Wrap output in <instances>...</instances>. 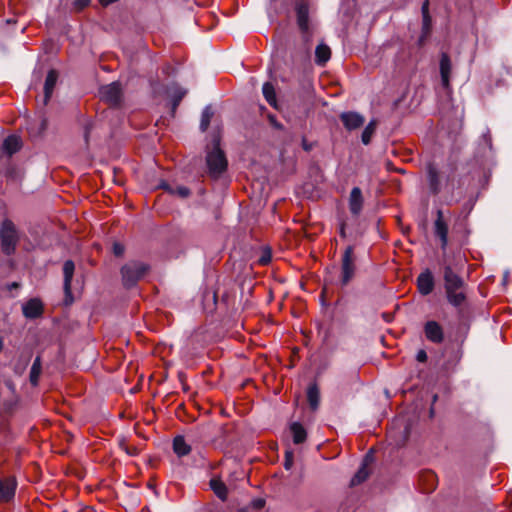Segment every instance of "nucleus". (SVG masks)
<instances>
[{
	"instance_id": "obj_19",
	"label": "nucleus",
	"mask_w": 512,
	"mask_h": 512,
	"mask_svg": "<svg viewBox=\"0 0 512 512\" xmlns=\"http://www.w3.org/2000/svg\"><path fill=\"white\" fill-rule=\"evenodd\" d=\"M296 13H297V23H298L299 28L301 29L302 32H307L309 29V23H308L309 10H308L307 5H305V4L298 5L297 9H296Z\"/></svg>"
},
{
	"instance_id": "obj_6",
	"label": "nucleus",
	"mask_w": 512,
	"mask_h": 512,
	"mask_svg": "<svg viewBox=\"0 0 512 512\" xmlns=\"http://www.w3.org/2000/svg\"><path fill=\"white\" fill-rule=\"evenodd\" d=\"M122 88L119 82H112L100 89V97L111 106H118L122 101Z\"/></svg>"
},
{
	"instance_id": "obj_20",
	"label": "nucleus",
	"mask_w": 512,
	"mask_h": 512,
	"mask_svg": "<svg viewBox=\"0 0 512 512\" xmlns=\"http://www.w3.org/2000/svg\"><path fill=\"white\" fill-rule=\"evenodd\" d=\"M173 451L177 456L183 457L190 453L191 446L185 441L183 436L179 435L173 440Z\"/></svg>"
},
{
	"instance_id": "obj_38",
	"label": "nucleus",
	"mask_w": 512,
	"mask_h": 512,
	"mask_svg": "<svg viewBox=\"0 0 512 512\" xmlns=\"http://www.w3.org/2000/svg\"><path fill=\"white\" fill-rule=\"evenodd\" d=\"M176 193L182 197V198H185L187 197L189 194H190V191L188 188L186 187H178L177 190H176Z\"/></svg>"
},
{
	"instance_id": "obj_42",
	"label": "nucleus",
	"mask_w": 512,
	"mask_h": 512,
	"mask_svg": "<svg viewBox=\"0 0 512 512\" xmlns=\"http://www.w3.org/2000/svg\"><path fill=\"white\" fill-rule=\"evenodd\" d=\"M17 287H18V283H16V282H13L12 284L9 285V289H14Z\"/></svg>"
},
{
	"instance_id": "obj_39",
	"label": "nucleus",
	"mask_w": 512,
	"mask_h": 512,
	"mask_svg": "<svg viewBox=\"0 0 512 512\" xmlns=\"http://www.w3.org/2000/svg\"><path fill=\"white\" fill-rule=\"evenodd\" d=\"M416 359L419 362H425L427 360V353L424 350H419L417 352Z\"/></svg>"
},
{
	"instance_id": "obj_33",
	"label": "nucleus",
	"mask_w": 512,
	"mask_h": 512,
	"mask_svg": "<svg viewBox=\"0 0 512 512\" xmlns=\"http://www.w3.org/2000/svg\"><path fill=\"white\" fill-rule=\"evenodd\" d=\"M185 94H186V91L180 87L175 90V93L173 94V108L174 109L178 106V104L180 103L182 98L185 96Z\"/></svg>"
},
{
	"instance_id": "obj_4",
	"label": "nucleus",
	"mask_w": 512,
	"mask_h": 512,
	"mask_svg": "<svg viewBox=\"0 0 512 512\" xmlns=\"http://www.w3.org/2000/svg\"><path fill=\"white\" fill-rule=\"evenodd\" d=\"M148 270L147 265L141 262H130L122 267V277L124 285L133 286L140 278H142Z\"/></svg>"
},
{
	"instance_id": "obj_32",
	"label": "nucleus",
	"mask_w": 512,
	"mask_h": 512,
	"mask_svg": "<svg viewBox=\"0 0 512 512\" xmlns=\"http://www.w3.org/2000/svg\"><path fill=\"white\" fill-rule=\"evenodd\" d=\"M212 117H213V111H212L211 106H206L201 115V121H200L201 131L204 132L207 130Z\"/></svg>"
},
{
	"instance_id": "obj_9",
	"label": "nucleus",
	"mask_w": 512,
	"mask_h": 512,
	"mask_svg": "<svg viewBox=\"0 0 512 512\" xmlns=\"http://www.w3.org/2000/svg\"><path fill=\"white\" fill-rule=\"evenodd\" d=\"M434 230L436 236L439 237L441 241V247L445 249L448 243V225L443 219V213L441 210L437 211V219L434 223Z\"/></svg>"
},
{
	"instance_id": "obj_3",
	"label": "nucleus",
	"mask_w": 512,
	"mask_h": 512,
	"mask_svg": "<svg viewBox=\"0 0 512 512\" xmlns=\"http://www.w3.org/2000/svg\"><path fill=\"white\" fill-rule=\"evenodd\" d=\"M1 249L4 254L12 255L19 242V234L14 223L4 219L0 226Z\"/></svg>"
},
{
	"instance_id": "obj_43",
	"label": "nucleus",
	"mask_w": 512,
	"mask_h": 512,
	"mask_svg": "<svg viewBox=\"0 0 512 512\" xmlns=\"http://www.w3.org/2000/svg\"><path fill=\"white\" fill-rule=\"evenodd\" d=\"M7 385L11 390H14V385L11 382H8Z\"/></svg>"
},
{
	"instance_id": "obj_35",
	"label": "nucleus",
	"mask_w": 512,
	"mask_h": 512,
	"mask_svg": "<svg viewBox=\"0 0 512 512\" xmlns=\"http://www.w3.org/2000/svg\"><path fill=\"white\" fill-rule=\"evenodd\" d=\"M293 466V452L287 450L285 453V462H284V468L286 470H290Z\"/></svg>"
},
{
	"instance_id": "obj_16",
	"label": "nucleus",
	"mask_w": 512,
	"mask_h": 512,
	"mask_svg": "<svg viewBox=\"0 0 512 512\" xmlns=\"http://www.w3.org/2000/svg\"><path fill=\"white\" fill-rule=\"evenodd\" d=\"M451 69L450 58L446 53H443L440 59V75L444 88H449Z\"/></svg>"
},
{
	"instance_id": "obj_37",
	"label": "nucleus",
	"mask_w": 512,
	"mask_h": 512,
	"mask_svg": "<svg viewBox=\"0 0 512 512\" xmlns=\"http://www.w3.org/2000/svg\"><path fill=\"white\" fill-rule=\"evenodd\" d=\"M113 252L116 256H121L124 253V246L120 243L113 244Z\"/></svg>"
},
{
	"instance_id": "obj_34",
	"label": "nucleus",
	"mask_w": 512,
	"mask_h": 512,
	"mask_svg": "<svg viewBox=\"0 0 512 512\" xmlns=\"http://www.w3.org/2000/svg\"><path fill=\"white\" fill-rule=\"evenodd\" d=\"M271 257H272V256H271V252H270V250H269V249H265V250H263V251H262V254H261V256L259 257V259H258V261H257V262H258L260 265L265 266V265H267V264H269V263H270V261H271Z\"/></svg>"
},
{
	"instance_id": "obj_21",
	"label": "nucleus",
	"mask_w": 512,
	"mask_h": 512,
	"mask_svg": "<svg viewBox=\"0 0 512 512\" xmlns=\"http://www.w3.org/2000/svg\"><path fill=\"white\" fill-rule=\"evenodd\" d=\"M331 57V50L325 44H319L315 50V61L318 65L324 66Z\"/></svg>"
},
{
	"instance_id": "obj_5",
	"label": "nucleus",
	"mask_w": 512,
	"mask_h": 512,
	"mask_svg": "<svg viewBox=\"0 0 512 512\" xmlns=\"http://www.w3.org/2000/svg\"><path fill=\"white\" fill-rule=\"evenodd\" d=\"M355 256L352 246H348L343 255L341 263V284L347 285L355 274Z\"/></svg>"
},
{
	"instance_id": "obj_13",
	"label": "nucleus",
	"mask_w": 512,
	"mask_h": 512,
	"mask_svg": "<svg viewBox=\"0 0 512 512\" xmlns=\"http://www.w3.org/2000/svg\"><path fill=\"white\" fill-rule=\"evenodd\" d=\"M75 265L74 262L71 260H67L64 262L63 265V275H64V283L63 288L66 296V300L68 298H71V281L74 275ZM72 299H70V302Z\"/></svg>"
},
{
	"instance_id": "obj_30",
	"label": "nucleus",
	"mask_w": 512,
	"mask_h": 512,
	"mask_svg": "<svg viewBox=\"0 0 512 512\" xmlns=\"http://www.w3.org/2000/svg\"><path fill=\"white\" fill-rule=\"evenodd\" d=\"M366 461H367V458L365 459V463L362 464V466L359 468L357 473L351 479V485L352 486L358 485V484L362 483L363 481H365L368 478L369 471L367 469Z\"/></svg>"
},
{
	"instance_id": "obj_26",
	"label": "nucleus",
	"mask_w": 512,
	"mask_h": 512,
	"mask_svg": "<svg viewBox=\"0 0 512 512\" xmlns=\"http://www.w3.org/2000/svg\"><path fill=\"white\" fill-rule=\"evenodd\" d=\"M47 127H48L47 119L44 117H41L39 120H35L32 123H30L28 130L31 135L40 136L46 131Z\"/></svg>"
},
{
	"instance_id": "obj_17",
	"label": "nucleus",
	"mask_w": 512,
	"mask_h": 512,
	"mask_svg": "<svg viewBox=\"0 0 512 512\" xmlns=\"http://www.w3.org/2000/svg\"><path fill=\"white\" fill-rule=\"evenodd\" d=\"M363 198L360 188L354 187L350 193L349 208L352 214L358 215L362 210Z\"/></svg>"
},
{
	"instance_id": "obj_36",
	"label": "nucleus",
	"mask_w": 512,
	"mask_h": 512,
	"mask_svg": "<svg viewBox=\"0 0 512 512\" xmlns=\"http://www.w3.org/2000/svg\"><path fill=\"white\" fill-rule=\"evenodd\" d=\"M91 0H75L73 5L75 9L82 10L89 5Z\"/></svg>"
},
{
	"instance_id": "obj_27",
	"label": "nucleus",
	"mask_w": 512,
	"mask_h": 512,
	"mask_svg": "<svg viewBox=\"0 0 512 512\" xmlns=\"http://www.w3.org/2000/svg\"><path fill=\"white\" fill-rule=\"evenodd\" d=\"M263 96L266 101L274 108H278L275 88L270 82H266L262 88Z\"/></svg>"
},
{
	"instance_id": "obj_31",
	"label": "nucleus",
	"mask_w": 512,
	"mask_h": 512,
	"mask_svg": "<svg viewBox=\"0 0 512 512\" xmlns=\"http://www.w3.org/2000/svg\"><path fill=\"white\" fill-rule=\"evenodd\" d=\"M376 125H377L376 121L372 120L365 127V129L363 130L362 135H361V140H362L363 144L367 145L370 143L371 138H372L373 134L375 133Z\"/></svg>"
},
{
	"instance_id": "obj_7",
	"label": "nucleus",
	"mask_w": 512,
	"mask_h": 512,
	"mask_svg": "<svg viewBox=\"0 0 512 512\" xmlns=\"http://www.w3.org/2000/svg\"><path fill=\"white\" fill-rule=\"evenodd\" d=\"M424 334L427 340L432 343L439 344L444 340V331L442 326L434 321H427L424 325Z\"/></svg>"
},
{
	"instance_id": "obj_22",
	"label": "nucleus",
	"mask_w": 512,
	"mask_h": 512,
	"mask_svg": "<svg viewBox=\"0 0 512 512\" xmlns=\"http://www.w3.org/2000/svg\"><path fill=\"white\" fill-rule=\"evenodd\" d=\"M428 1H426L422 5V15H423V23H422V36L420 37V42L424 40L430 34L431 31V17L429 15L428 10Z\"/></svg>"
},
{
	"instance_id": "obj_11",
	"label": "nucleus",
	"mask_w": 512,
	"mask_h": 512,
	"mask_svg": "<svg viewBox=\"0 0 512 512\" xmlns=\"http://www.w3.org/2000/svg\"><path fill=\"white\" fill-rule=\"evenodd\" d=\"M16 480L12 477L0 479V501H9L15 495Z\"/></svg>"
},
{
	"instance_id": "obj_15",
	"label": "nucleus",
	"mask_w": 512,
	"mask_h": 512,
	"mask_svg": "<svg viewBox=\"0 0 512 512\" xmlns=\"http://www.w3.org/2000/svg\"><path fill=\"white\" fill-rule=\"evenodd\" d=\"M58 79V73L56 70H50L46 76L45 83H44V97H43V105H46L48 101L50 100L54 88L56 86Z\"/></svg>"
},
{
	"instance_id": "obj_40",
	"label": "nucleus",
	"mask_w": 512,
	"mask_h": 512,
	"mask_svg": "<svg viewBox=\"0 0 512 512\" xmlns=\"http://www.w3.org/2000/svg\"><path fill=\"white\" fill-rule=\"evenodd\" d=\"M265 501L263 499H257L253 501V506L257 509H261L264 507Z\"/></svg>"
},
{
	"instance_id": "obj_44",
	"label": "nucleus",
	"mask_w": 512,
	"mask_h": 512,
	"mask_svg": "<svg viewBox=\"0 0 512 512\" xmlns=\"http://www.w3.org/2000/svg\"><path fill=\"white\" fill-rule=\"evenodd\" d=\"M85 139H86V141H88V128L85 131Z\"/></svg>"
},
{
	"instance_id": "obj_2",
	"label": "nucleus",
	"mask_w": 512,
	"mask_h": 512,
	"mask_svg": "<svg viewBox=\"0 0 512 512\" xmlns=\"http://www.w3.org/2000/svg\"><path fill=\"white\" fill-rule=\"evenodd\" d=\"M206 164L208 173L212 178H218L227 169V159L220 148V136L215 134L211 146L207 148Z\"/></svg>"
},
{
	"instance_id": "obj_1",
	"label": "nucleus",
	"mask_w": 512,
	"mask_h": 512,
	"mask_svg": "<svg viewBox=\"0 0 512 512\" xmlns=\"http://www.w3.org/2000/svg\"><path fill=\"white\" fill-rule=\"evenodd\" d=\"M455 178L456 175L453 168L438 171L432 163L427 166V179L432 194H439L443 190L453 191L455 188Z\"/></svg>"
},
{
	"instance_id": "obj_24",
	"label": "nucleus",
	"mask_w": 512,
	"mask_h": 512,
	"mask_svg": "<svg viewBox=\"0 0 512 512\" xmlns=\"http://www.w3.org/2000/svg\"><path fill=\"white\" fill-rule=\"evenodd\" d=\"M290 431L292 433L293 442L295 444H301L306 440L307 433L304 427L298 423L294 422L290 426Z\"/></svg>"
},
{
	"instance_id": "obj_8",
	"label": "nucleus",
	"mask_w": 512,
	"mask_h": 512,
	"mask_svg": "<svg viewBox=\"0 0 512 512\" xmlns=\"http://www.w3.org/2000/svg\"><path fill=\"white\" fill-rule=\"evenodd\" d=\"M340 119L344 127L349 131L360 128L365 122V118L361 114L352 111L343 112L340 115Z\"/></svg>"
},
{
	"instance_id": "obj_28",
	"label": "nucleus",
	"mask_w": 512,
	"mask_h": 512,
	"mask_svg": "<svg viewBox=\"0 0 512 512\" xmlns=\"http://www.w3.org/2000/svg\"><path fill=\"white\" fill-rule=\"evenodd\" d=\"M41 369H42L41 361H40V358L37 357L32 364V367L30 369V375H29L30 382L33 386H36L38 384L39 377L41 374Z\"/></svg>"
},
{
	"instance_id": "obj_18",
	"label": "nucleus",
	"mask_w": 512,
	"mask_h": 512,
	"mask_svg": "<svg viewBox=\"0 0 512 512\" xmlns=\"http://www.w3.org/2000/svg\"><path fill=\"white\" fill-rule=\"evenodd\" d=\"M210 488L214 494L222 501H225L228 496V489L225 483L218 477H213L210 480Z\"/></svg>"
},
{
	"instance_id": "obj_23",
	"label": "nucleus",
	"mask_w": 512,
	"mask_h": 512,
	"mask_svg": "<svg viewBox=\"0 0 512 512\" xmlns=\"http://www.w3.org/2000/svg\"><path fill=\"white\" fill-rule=\"evenodd\" d=\"M21 148V140L18 136H8L3 143V150L8 154L12 155Z\"/></svg>"
},
{
	"instance_id": "obj_29",
	"label": "nucleus",
	"mask_w": 512,
	"mask_h": 512,
	"mask_svg": "<svg viewBox=\"0 0 512 512\" xmlns=\"http://www.w3.org/2000/svg\"><path fill=\"white\" fill-rule=\"evenodd\" d=\"M307 398H308L310 407L313 410H316L319 405V390L316 385L309 386L308 391H307Z\"/></svg>"
},
{
	"instance_id": "obj_12",
	"label": "nucleus",
	"mask_w": 512,
	"mask_h": 512,
	"mask_svg": "<svg viewBox=\"0 0 512 512\" xmlns=\"http://www.w3.org/2000/svg\"><path fill=\"white\" fill-rule=\"evenodd\" d=\"M418 290L422 295H428L433 291L434 278L429 270L422 272L417 278Z\"/></svg>"
},
{
	"instance_id": "obj_14",
	"label": "nucleus",
	"mask_w": 512,
	"mask_h": 512,
	"mask_svg": "<svg viewBox=\"0 0 512 512\" xmlns=\"http://www.w3.org/2000/svg\"><path fill=\"white\" fill-rule=\"evenodd\" d=\"M23 314L26 318L34 319L43 313V305L39 299H30L23 307Z\"/></svg>"
},
{
	"instance_id": "obj_10",
	"label": "nucleus",
	"mask_w": 512,
	"mask_h": 512,
	"mask_svg": "<svg viewBox=\"0 0 512 512\" xmlns=\"http://www.w3.org/2000/svg\"><path fill=\"white\" fill-rule=\"evenodd\" d=\"M445 290L451 291L464 287V281L452 270L450 266L444 269Z\"/></svg>"
},
{
	"instance_id": "obj_25",
	"label": "nucleus",
	"mask_w": 512,
	"mask_h": 512,
	"mask_svg": "<svg viewBox=\"0 0 512 512\" xmlns=\"http://www.w3.org/2000/svg\"><path fill=\"white\" fill-rule=\"evenodd\" d=\"M446 294L449 303L455 307L461 306L466 299L465 293L463 292V288L446 291Z\"/></svg>"
},
{
	"instance_id": "obj_41",
	"label": "nucleus",
	"mask_w": 512,
	"mask_h": 512,
	"mask_svg": "<svg viewBox=\"0 0 512 512\" xmlns=\"http://www.w3.org/2000/svg\"><path fill=\"white\" fill-rule=\"evenodd\" d=\"M3 347H4V340H3V338L0 336V352L3 350Z\"/></svg>"
}]
</instances>
